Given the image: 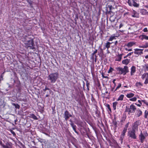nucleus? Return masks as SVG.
<instances>
[{
    "label": "nucleus",
    "instance_id": "6",
    "mask_svg": "<svg viewBox=\"0 0 148 148\" xmlns=\"http://www.w3.org/2000/svg\"><path fill=\"white\" fill-rule=\"evenodd\" d=\"M137 0H132L131 2H128V5L130 6H133L134 7L138 8L139 7V4L137 2Z\"/></svg>",
    "mask_w": 148,
    "mask_h": 148
},
{
    "label": "nucleus",
    "instance_id": "60",
    "mask_svg": "<svg viewBox=\"0 0 148 148\" xmlns=\"http://www.w3.org/2000/svg\"><path fill=\"white\" fill-rule=\"evenodd\" d=\"M127 148H130V147L129 145H127Z\"/></svg>",
    "mask_w": 148,
    "mask_h": 148
},
{
    "label": "nucleus",
    "instance_id": "62",
    "mask_svg": "<svg viewBox=\"0 0 148 148\" xmlns=\"http://www.w3.org/2000/svg\"><path fill=\"white\" fill-rule=\"evenodd\" d=\"M132 50V49H128V51H131Z\"/></svg>",
    "mask_w": 148,
    "mask_h": 148
},
{
    "label": "nucleus",
    "instance_id": "10",
    "mask_svg": "<svg viewBox=\"0 0 148 148\" xmlns=\"http://www.w3.org/2000/svg\"><path fill=\"white\" fill-rule=\"evenodd\" d=\"M64 118L66 121L70 117L72 116V115L69 113L68 111L66 110L64 112Z\"/></svg>",
    "mask_w": 148,
    "mask_h": 148
},
{
    "label": "nucleus",
    "instance_id": "52",
    "mask_svg": "<svg viewBox=\"0 0 148 148\" xmlns=\"http://www.w3.org/2000/svg\"><path fill=\"white\" fill-rule=\"evenodd\" d=\"M0 145L2 146V145H4V144H3V143H2V142L1 141H0Z\"/></svg>",
    "mask_w": 148,
    "mask_h": 148
},
{
    "label": "nucleus",
    "instance_id": "50",
    "mask_svg": "<svg viewBox=\"0 0 148 148\" xmlns=\"http://www.w3.org/2000/svg\"><path fill=\"white\" fill-rule=\"evenodd\" d=\"M123 25L122 23H121L119 25V28H121L123 26Z\"/></svg>",
    "mask_w": 148,
    "mask_h": 148
},
{
    "label": "nucleus",
    "instance_id": "49",
    "mask_svg": "<svg viewBox=\"0 0 148 148\" xmlns=\"http://www.w3.org/2000/svg\"><path fill=\"white\" fill-rule=\"evenodd\" d=\"M47 90H50V89L47 87H46L43 90L44 91H45Z\"/></svg>",
    "mask_w": 148,
    "mask_h": 148
},
{
    "label": "nucleus",
    "instance_id": "38",
    "mask_svg": "<svg viewBox=\"0 0 148 148\" xmlns=\"http://www.w3.org/2000/svg\"><path fill=\"white\" fill-rule=\"evenodd\" d=\"M108 8H109V12H111V9L112 8V6L110 5H108Z\"/></svg>",
    "mask_w": 148,
    "mask_h": 148
},
{
    "label": "nucleus",
    "instance_id": "16",
    "mask_svg": "<svg viewBox=\"0 0 148 148\" xmlns=\"http://www.w3.org/2000/svg\"><path fill=\"white\" fill-rule=\"evenodd\" d=\"M136 43L133 42H129L127 44H125V45L127 46L128 47H130L133 45H135Z\"/></svg>",
    "mask_w": 148,
    "mask_h": 148
},
{
    "label": "nucleus",
    "instance_id": "40",
    "mask_svg": "<svg viewBox=\"0 0 148 148\" xmlns=\"http://www.w3.org/2000/svg\"><path fill=\"white\" fill-rule=\"evenodd\" d=\"M10 132L11 133L13 134V136H16V134L14 131L12 130H11Z\"/></svg>",
    "mask_w": 148,
    "mask_h": 148
},
{
    "label": "nucleus",
    "instance_id": "34",
    "mask_svg": "<svg viewBox=\"0 0 148 148\" xmlns=\"http://www.w3.org/2000/svg\"><path fill=\"white\" fill-rule=\"evenodd\" d=\"M129 122H128L125 125V127L124 128V129H125L126 130H127V128L128 127L129 125Z\"/></svg>",
    "mask_w": 148,
    "mask_h": 148
},
{
    "label": "nucleus",
    "instance_id": "21",
    "mask_svg": "<svg viewBox=\"0 0 148 148\" xmlns=\"http://www.w3.org/2000/svg\"><path fill=\"white\" fill-rule=\"evenodd\" d=\"M111 43H110L109 42H107L106 43L105 46V47L104 48V49H105L106 48H107V50H108L109 48L110 47V45Z\"/></svg>",
    "mask_w": 148,
    "mask_h": 148
},
{
    "label": "nucleus",
    "instance_id": "12",
    "mask_svg": "<svg viewBox=\"0 0 148 148\" xmlns=\"http://www.w3.org/2000/svg\"><path fill=\"white\" fill-rule=\"evenodd\" d=\"M142 111L139 109H138L136 111L135 113V115L137 117H139L142 114Z\"/></svg>",
    "mask_w": 148,
    "mask_h": 148
},
{
    "label": "nucleus",
    "instance_id": "53",
    "mask_svg": "<svg viewBox=\"0 0 148 148\" xmlns=\"http://www.w3.org/2000/svg\"><path fill=\"white\" fill-rule=\"evenodd\" d=\"M118 43V42L117 41H116L114 43V45H116L117 43Z\"/></svg>",
    "mask_w": 148,
    "mask_h": 148
},
{
    "label": "nucleus",
    "instance_id": "23",
    "mask_svg": "<svg viewBox=\"0 0 148 148\" xmlns=\"http://www.w3.org/2000/svg\"><path fill=\"white\" fill-rule=\"evenodd\" d=\"M127 131V130H126L125 129H123L122 131V134L121 135V136L124 137V136H125V133H126Z\"/></svg>",
    "mask_w": 148,
    "mask_h": 148
},
{
    "label": "nucleus",
    "instance_id": "27",
    "mask_svg": "<svg viewBox=\"0 0 148 148\" xmlns=\"http://www.w3.org/2000/svg\"><path fill=\"white\" fill-rule=\"evenodd\" d=\"M142 39H145L147 40H148V36L145 35H141Z\"/></svg>",
    "mask_w": 148,
    "mask_h": 148
},
{
    "label": "nucleus",
    "instance_id": "15",
    "mask_svg": "<svg viewBox=\"0 0 148 148\" xmlns=\"http://www.w3.org/2000/svg\"><path fill=\"white\" fill-rule=\"evenodd\" d=\"M140 12L142 15H145L148 14V12L145 9H141L140 10Z\"/></svg>",
    "mask_w": 148,
    "mask_h": 148
},
{
    "label": "nucleus",
    "instance_id": "33",
    "mask_svg": "<svg viewBox=\"0 0 148 148\" xmlns=\"http://www.w3.org/2000/svg\"><path fill=\"white\" fill-rule=\"evenodd\" d=\"M136 86H142V84L140 82H138L136 83Z\"/></svg>",
    "mask_w": 148,
    "mask_h": 148
},
{
    "label": "nucleus",
    "instance_id": "42",
    "mask_svg": "<svg viewBox=\"0 0 148 148\" xmlns=\"http://www.w3.org/2000/svg\"><path fill=\"white\" fill-rule=\"evenodd\" d=\"M144 84H148V78L146 79L145 81L144 82Z\"/></svg>",
    "mask_w": 148,
    "mask_h": 148
},
{
    "label": "nucleus",
    "instance_id": "64",
    "mask_svg": "<svg viewBox=\"0 0 148 148\" xmlns=\"http://www.w3.org/2000/svg\"><path fill=\"white\" fill-rule=\"evenodd\" d=\"M95 60H97V56L96 55H95Z\"/></svg>",
    "mask_w": 148,
    "mask_h": 148
},
{
    "label": "nucleus",
    "instance_id": "11",
    "mask_svg": "<svg viewBox=\"0 0 148 148\" xmlns=\"http://www.w3.org/2000/svg\"><path fill=\"white\" fill-rule=\"evenodd\" d=\"M132 16L133 17L138 18L139 17V14L136 11L133 10L131 12Z\"/></svg>",
    "mask_w": 148,
    "mask_h": 148
},
{
    "label": "nucleus",
    "instance_id": "4",
    "mask_svg": "<svg viewBox=\"0 0 148 148\" xmlns=\"http://www.w3.org/2000/svg\"><path fill=\"white\" fill-rule=\"evenodd\" d=\"M136 109V108L135 106L134 105L132 104L130 107L126 106L125 112H128V114H130L131 113H134Z\"/></svg>",
    "mask_w": 148,
    "mask_h": 148
},
{
    "label": "nucleus",
    "instance_id": "56",
    "mask_svg": "<svg viewBox=\"0 0 148 148\" xmlns=\"http://www.w3.org/2000/svg\"><path fill=\"white\" fill-rule=\"evenodd\" d=\"M114 87L113 88H112V89H111V91H114Z\"/></svg>",
    "mask_w": 148,
    "mask_h": 148
},
{
    "label": "nucleus",
    "instance_id": "3",
    "mask_svg": "<svg viewBox=\"0 0 148 148\" xmlns=\"http://www.w3.org/2000/svg\"><path fill=\"white\" fill-rule=\"evenodd\" d=\"M116 70L119 71V73L121 74L125 75L129 71L128 68L127 66H125L123 68L119 67L116 68Z\"/></svg>",
    "mask_w": 148,
    "mask_h": 148
},
{
    "label": "nucleus",
    "instance_id": "14",
    "mask_svg": "<svg viewBox=\"0 0 148 148\" xmlns=\"http://www.w3.org/2000/svg\"><path fill=\"white\" fill-rule=\"evenodd\" d=\"M142 67L145 72L148 71V64L145 63L142 66Z\"/></svg>",
    "mask_w": 148,
    "mask_h": 148
},
{
    "label": "nucleus",
    "instance_id": "9",
    "mask_svg": "<svg viewBox=\"0 0 148 148\" xmlns=\"http://www.w3.org/2000/svg\"><path fill=\"white\" fill-rule=\"evenodd\" d=\"M134 50L135 51L134 52V53L137 55L136 56H137L143 54V49H135Z\"/></svg>",
    "mask_w": 148,
    "mask_h": 148
},
{
    "label": "nucleus",
    "instance_id": "2",
    "mask_svg": "<svg viewBox=\"0 0 148 148\" xmlns=\"http://www.w3.org/2000/svg\"><path fill=\"white\" fill-rule=\"evenodd\" d=\"M59 75L58 72L52 73L49 74L48 77L47 79L50 81L51 83H55L59 77Z\"/></svg>",
    "mask_w": 148,
    "mask_h": 148
},
{
    "label": "nucleus",
    "instance_id": "7",
    "mask_svg": "<svg viewBox=\"0 0 148 148\" xmlns=\"http://www.w3.org/2000/svg\"><path fill=\"white\" fill-rule=\"evenodd\" d=\"M135 132L136 130L132 129L131 131L129 132H128L129 136L134 139L136 138V136L135 134Z\"/></svg>",
    "mask_w": 148,
    "mask_h": 148
},
{
    "label": "nucleus",
    "instance_id": "1",
    "mask_svg": "<svg viewBox=\"0 0 148 148\" xmlns=\"http://www.w3.org/2000/svg\"><path fill=\"white\" fill-rule=\"evenodd\" d=\"M29 36L28 35L24 36L23 37L25 39L26 42L25 44L27 48L30 47V49H34V47H33L34 45V40L32 39L30 40H28L30 38Z\"/></svg>",
    "mask_w": 148,
    "mask_h": 148
},
{
    "label": "nucleus",
    "instance_id": "37",
    "mask_svg": "<svg viewBox=\"0 0 148 148\" xmlns=\"http://www.w3.org/2000/svg\"><path fill=\"white\" fill-rule=\"evenodd\" d=\"M124 138V137L121 136H120V138L119 140L121 141V143H123V140Z\"/></svg>",
    "mask_w": 148,
    "mask_h": 148
},
{
    "label": "nucleus",
    "instance_id": "18",
    "mask_svg": "<svg viewBox=\"0 0 148 148\" xmlns=\"http://www.w3.org/2000/svg\"><path fill=\"white\" fill-rule=\"evenodd\" d=\"M70 125L72 127V128H73V130H74V131H75V132L76 133H77V134H78V132L76 131V128L77 127H76V125H75L74 124V123H71L70 124Z\"/></svg>",
    "mask_w": 148,
    "mask_h": 148
},
{
    "label": "nucleus",
    "instance_id": "58",
    "mask_svg": "<svg viewBox=\"0 0 148 148\" xmlns=\"http://www.w3.org/2000/svg\"><path fill=\"white\" fill-rule=\"evenodd\" d=\"M145 58L146 59H148V55H146V56H145Z\"/></svg>",
    "mask_w": 148,
    "mask_h": 148
},
{
    "label": "nucleus",
    "instance_id": "28",
    "mask_svg": "<svg viewBox=\"0 0 148 148\" xmlns=\"http://www.w3.org/2000/svg\"><path fill=\"white\" fill-rule=\"evenodd\" d=\"M12 105L14 106L16 108L19 109L20 108V106L19 105L17 104H16L14 103H13Z\"/></svg>",
    "mask_w": 148,
    "mask_h": 148
},
{
    "label": "nucleus",
    "instance_id": "5",
    "mask_svg": "<svg viewBox=\"0 0 148 148\" xmlns=\"http://www.w3.org/2000/svg\"><path fill=\"white\" fill-rule=\"evenodd\" d=\"M145 134H147V133L145 131L143 132L141 131L140 134L139 135L138 138L141 143H143L146 138V135Z\"/></svg>",
    "mask_w": 148,
    "mask_h": 148
},
{
    "label": "nucleus",
    "instance_id": "63",
    "mask_svg": "<svg viewBox=\"0 0 148 148\" xmlns=\"http://www.w3.org/2000/svg\"><path fill=\"white\" fill-rule=\"evenodd\" d=\"M128 56H127V55H126V56H124V58H126Z\"/></svg>",
    "mask_w": 148,
    "mask_h": 148
},
{
    "label": "nucleus",
    "instance_id": "47",
    "mask_svg": "<svg viewBox=\"0 0 148 148\" xmlns=\"http://www.w3.org/2000/svg\"><path fill=\"white\" fill-rule=\"evenodd\" d=\"M2 147L3 148H9L7 145H3Z\"/></svg>",
    "mask_w": 148,
    "mask_h": 148
},
{
    "label": "nucleus",
    "instance_id": "24",
    "mask_svg": "<svg viewBox=\"0 0 148 148\" xmlns=\"http://www.w3.org/2000/svg\"><path fill=\"white\" fill-rule=\"evenodd\" d=\"M124 97V95H120L119 97L117 99V101H122L123 99V97Z\"/></svg>",
    "mask_w": 148,
    "mask_h": 148
},
{
    "label": "nucleus",
    "instance_id": "45",
    "mask_svg": "<svg viewBox=\"0 0 148 148\" xmlns=\"http://www.w3.org/2000/svg\"><path fill=\"white\" fill-rule=\"evenodd\" d=\"M144 32H148V29L147 28H145L143 30Z\"/></svg>",
    "mask_w": 148,
    "mask_h": 148
},
{
    "label": "nucleus",
    "instance_id": "22",
    "mask_svg": "<svg viewBox=\"0 0 148 148\" xmlns=\"http://www.w3.org/2000/svg\"><path fill=\"white\" fill-rule=\"evenodd\" d=\"M138 47L140 48H147L148 47V43L146 42L145 45H143L142 46L139 45Z\"/></svg>",
    "mask_w": 148,
    "mask_h": 148
},
{
    "label": "nucleus",
    "instance_id": "41",
    "mask_svg": "<svg viewBox=\"0 0 148 148\" xmlns=\"http://www.w3.org/2000/svg\"><path fill=\"white\" fill-rule=\"evenodd\" d=\"M27 1L30 5L32 4V1L31 0H27Z\"/></svg>",
    "mask_w": 148,
    "mask_h": 148
},
{
    "label": "nucleus",
    "instance_id": "32",
    "mask_svg": "<svg viewBox=\"0 0 148 148\" xmlns=\"http://www.w3.org/2000/svg\"><path fill=\"white\" fill-rule=\"evenodd\" d=\"M137 98L136 97H134L130 99V100L132 101H134L136 100Z\"/></svg>",
    "mask_w": 148,
    "mask_h": 148
},
{
    "label": "nucleus",
    "instance_id": "61",
    "mask_svg": "<svg viewBox=\"0 0 148 148\" xmlns=\"http://www.w3.org/2000/svg\"><path fill=\"white\" fill-rule=\"evenodd\" d=\"M145 7L146 8L148 9V5H146L145 6Z\"/></svg>",
    "mask_w": 148,
    "mask_h": 148
},
{
    "label": "nucleus",
    "instance_id": "55",
    "mask_svg": "<svg viewBox=\"0 0 148 148\" xmlns=\"http://www.w3.org/2000/svg\"><path fill=\"white\" fill-rule=\"evenodd\" d=\"M114 124L115 125H116L117 124V123L116 122H114Z\"/></svg>",
    "mask_w": 148,
    "mask_h": 148
},
{
    "label": "nucleus",
    "instance_id": "31",
    "mask_svg": "<svg viewBox=\"0 0 148 148\" xmlns=\"http://www.w3.org/2000/svg\"><path fill=\"white\" fill-rule=\"evenodd\" d=\"M115 37L114 36H111L108 39V40L109 41H112L114 39H115Z\"/></svg>",
    "mask_w": 148,
    "mask_h": 148
},
{
    "label": "nucleus",
    "instance_id": "46",
    "mask_svg": "<svg viewBox=\"0 0 148 148\" xmlns=\"http://www.w3.org/2000/svg\"><path fill=\"white\" fill-rule=\"evenodd\" d=\"M115 147H116V148H121L117 143H116L115 144Z\"/></svg>",
    "mask_w": 148,
    "mask_h": 148
},
{
    "label": "nucleus",
    "instance_id": "29",
    "mask_svg": "<svg viewBox=\"0 0 148 148\" xmlns=\"http://www.w3.org/2000/svg\"><path fill=\"white\" fill-rule=\"evenodd\" d=\"M121 86V83H119L118 84L117 86L114 90V92L116 91L118 89L120 88Z\"/></svg>",
    "mask_w": 148,
    "mask_h": 148
},
{
    "label": "nucleus",
    "instance_id": "35",
    "mask_svg": "<svg viewBox=\"0 0 148 148\" xmlns=\"http://www.w3.org/2000/svg\"><path fill=\"white\" fill-rule=\"evenodd\" d=\"M106 106L107 107V108H108V109L110 111V112H111L112 111H111V109L110 107V106L109 104H107L106 105Z\"/></svg>",
    "mask_w": 148,
    "mask_h": 148
},
{
    "label": "nucleus",
    "instance_id": "26",
    "mask_svg": "<svg viewBox=\"0 0 148 148\" xmlns=\"http://www.w3.org/2000/svg\"><path fill=\"white\" fill-rule=\"evenodd\" d=\"M118 102L116 101H115L113 103V107L114 110H115L116 109V106Z\"/></svg>",
    "mask_w": 148,
    "mask_h": 148
},
{
    "label": "nucleus",
    "instance_id": "44",
    "mask_svg": "<svg viewBox=\"0 0 148 148\" xmlns=\"http://www.w3.org/2000/svg\"><path fill=\"white\" fill-rule=\"evenodd\" d=\"M102 76L103 78H108V77L107 76H105V75H104V73H102Z\"/></svg>",
    "mask_w": 148,
    "mask_h": 148
},
{
    "label": "nucleus",
    "instance_id": "39",
    "mask_svg": "<svg viewBox=\"0 0 148 148\" xmlns=\"http://www.w3.org/2000/svg\"><path fill=\"white\" fill-rule=\"evenodd\" d=\"M89 83L88 82L86 83V85L87 87V89L88 90H89Z\"/></svg>",
    "mask_w": 148,
    "mask_h": 148
},
{
    "label": "nucleus",
    "instance_id": "13",
    "mask_svg": "<svg viewBox=\"0 0 148 148\" xmlns=\"http://www.w3.org/2000/svg\"><path fill=\"white\" fill-rule=\"evenodd\" d=\"M136 67L134 66H132L131 68L130 74L131 75H134L136 71Z\"/></svg>",
    "mask_w": 148,
    "mask_h": 148
},
{
    "label": "nucleus",
    "instance_id": "59",
    "mask_svg": "<svg viewBox=\"0 0 148 148\" xmlns=\"http://www.w3.org/2000/svg\"><path fill=\"white\" fill-rule=\"evenodd\" d=\"M17 119H16V120H14V122H15V124H16V122H17Z\"/></svg>",
    "mask_w": 148,
    "mask_h": 148
},
{
    "label": "nucleus",
    "instance_id": "17",
    "mask_svg": "<svg viewBox=\"0 0 148 148\" xmlns=\"http://www.w3.org/2000/svg\"><path fill=\"white\" fill-rule=\"evenodd\" d=\"M123 55V54H119L117 56L116 58V59H115V61H121L122 56Z\"/></svg>",
    "mask_w": 148,
    "mask_h": 148
},
{
    "label": "nucleus",
    "instance_id": "19",
    "mask_svg": "<svg viewBox=\"0 0 148 148\" xmlns=\"http://www.w3.org/2000/svg\"><path fill=\"white\" fill-rule=\"evenodd\" d=\"M130 60L128 59H126L123 60L122 61V63L123 64L127 65L130 62Z\"/></svg>",
    "mask_w": 148,
    "mask_h": 148
},
{
    "label": "nucleus",
    "instance_id": "20",
    "mask_svg": "<svg viewBox=\"0 0 148 148\" xmlns=\"http://www.w3.org/2000/svg\"><path fill=\"white\" fill-rule=\"evenodd\" d=\"M145 78H148V72L144 73L142 75L141 78L142 79H143Z\"/></svg>",
    "mask_w": 148,
    "mask_h": 148
},
{
    "label": "nucleus",
    "instance_id": "51",
    "mask_svg": "<svg viewBox=\"0 0 148 148\" xmlns=\"http://www.w3.org/2000/svg\"><path fill=\"white\" fill-rule=\"evenodd\" d=\"M133 52H130V53H128L127 54V56H131L132 54H133Z\"/></svg>",
    "mask_w": 148,
    "mask_h": 148
},
{
    "label": "nucleus",
    "instance_id": "8",
    "mask_svg": "<svg viewBox=\"0 0 148 148\" xmlns=\"http://www.w3.org/2000/svg\"><path fill=\"white\" fill-rule=\"evenodd\" d=\"M140 121L137 120L134 122L132 125V129L134 130H138V126L140 124Z\"/></svg>",
    "mask_w": 148,
    "mask_h": 148
},
{
    "label": "nucleus",
    "instance_id": "25",
    "mask_svg": "<svg viewBox=\"0 0 148 148\" xmlns=\"http://www.w3.org/2000/svg\"><path fill=\"white\" fill-rule=\"evenodd\" d=\"M134 96V94L132 93H131L129 94H127V95L126 96L127 98H131V97H133Z\"/></svg>",
    "mask_w": 148,
    "mask_h": 148
},
{
    "label": "nucleus",
    "instance_id": "30",
    "mask_svg": "<svg viewBox=\"0 0 148 148\" xmlns=\"http://www.w3.org/2000/svg\"><path fill=\"white\" fill-rule=\"evenodd\" d=\"M31 117L33 118L34 119L37 120L38 119L36 116L34 114H32L31 115Z\"/></svg>",
    "mask_w": 148,
    "mask_h": 148
},
{
    "label": "nucleus",
    "instance_id": "48",
    "mask_svg": "<svg viewBox=\"0 0 148 148\" xmlns=\"http://www.w3.org/2000/svg\"><path fill=\"white\" fill-rule=\"evenodd\" d=\"M115 81H116V79H114L113 80V81H112V82L114 84V87H115V86L116 85V83L115 82Z\"/></svg>",
    "mask_w": 148,
    "mask_h": 148
},
{
    "label": "nucleus",
    "instance_id": "43",
    "mask_svg": "<svg viewBox=\"0 0 148 148\" xmlns=\"http://www.w3.org/2000/svg\"><path fill=\"white\" fill-rule=\"evenodd\" d=\"M97 50L96 49L95 51L92 53V56H94L95 54L97 53Z\"/></svg>",
    "mask_w": 148,
    "mask_h": 148
},
{
    "label": "nucleus",
    "instance_id": "57",
    "mask_svg": "<svg viewBox=\"0 0 148 148\" xmlns=\"http://www.w3.org/2000/svg\"><path fill=\"white\" fill-rule=\"evenodd\" d=\"M136 105L138 106H139V107L141 105V104H137L136 103Z\"/></svg>",
    "mask_w": 148,
    "mask_h": 148
},
{
    "label": "nucleus",
    "instance_id": "54",
    "mask_svg": "<svg viewBox=\"0 0 148 148\" xmlns=\"http://www.w3.org/2000/svg\"><path fill=\"white\" fill-rule=\"evenodd\" d=\"M138 101L140 104H142L141 101L140 100H138Z\"/></svg>",
    "mask_w": 148,
    "mask_h": 148
},
{
    "label": "nucleus",
    "instance_id": "36",
    "mask_svg": "<svg viewBox=\"0 0 148 148\" xmlns=\"http://www.w3.org/2000/svg\"><path fill=\"white\" fill-rule=\"evenodd\" d=\"M114 70L111 67H110L109 69V70L108 73L112 72V71Z\"/></svg>",
    "mask_w": 148,
    "mask_h": 148
}]
</instances>
